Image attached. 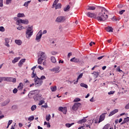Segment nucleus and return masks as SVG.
Here are the masks:
<instances>
[{"mask_svg": "<svg viewBox=\"0 0 129 129\" xmlns=\"http://www.w3.org/2000/svg\"><path fill=\"white\" fill-rule=\"evenodd\" d=\"M36 108H37V105H33L31 107V109L32 111H34V110H36Z\"/></svg>", "mask_w": 129, "mask_h": 129, "instance_id": "c756f323", "label": "nucleus"}, {"mask_svg": "<svg viewBox=\"0 0 129 129\" xmlns=\"http://www.w3.org/2000/svg\"><path fill=\"white\" fill-rule=\"evenodd\" d=\"M17 17L18 18H23V17H25V14L24 13H18Z\"/></svg>", "mask_w": 129, "mask_h": 129, "instance_id": "2f4dec72", "label": "nucleus"}, {"mask_svg": "<svg viewBox=\"0 0 129 129\" xmlns=\"http://www.w3.org/2000/svg\"><path fill=\"white\" fill-rule=\"evenodd\" d=\"M40 79H41V80H44V79H46V77L44 76H42Z\"/></svg>", "mask_w": 129, "mask_h": 129, "instance_id": "13d9d810", "label": "nucleus"}, {"mask_svg": "<svg viewBox=\"0 0 129 129\" xmlns=\"http://www.w3.org/2000/svg\"><path fill=\"white\" fill-rule=\"evenodd\" d=\"M23 84L22 83H20L19 84V85L18 86V89L19 90H21L23 89Z\"/></svg>", "mask_w": 129, "mask_h": 129, "instance_id": "c85d7f7f", "label": "nucleus"}, {"mask_svg": "<svg viewBox=\"0 0 129 129\" xmlns=\"http://www.w3.org/2000/svg\"><path fill=\"white\" fill-rule=\"evenodd\" d=\"M109 126H110V124H107L106 125H105L104 126V127L103 128V129H113L111 127H109Z\"/></svg>", "mask_w": 129, "mask_h": 129, "instance_id": "393cba45", "label": "nucleus"}, {"mask_svg": "<svg viewBox=\"0 0 129 129\" xmlns=\"http://www.w3.org/2000/svg\"><path fill=\"white\" fill-rule=\"evenodd\" d=\"M13 93H14V94H16V93H17V92H18V89L15 88L13 90Z\"/></svg>", "mask_w": 129, "mask_h": 129, "instance_id": "09e8293b", "label": "nucleus"}, {"mask_svg": "<svg viewBox=\"0 0 129 129\" xmlns=\"http://www.w3.org/2000/svg\"><path fill=\"white\" fill-rule=\"evenodd\" d=\"M12 3L11 0H6V5H10Z\"/></svg>", "mask_w": 129, "mask_h": 129, "instance_id": "603ef678", "label": "nucleus"}, {"mask_svg": "<svg viewBox=\"0 0 129 129\" xmlns=\"http://www.w3.org/2000/svg\"><path fill=\"white\" fill-rule=\"evenodd\" d=\"M35 117H34L33 115L30 116L28 118V120L31 121V120H34Z\"/></svg>", "mask_w": 129, "mask_h": 129, "instance_id": "37998d69", "label": "nucleus"}, {"mask_svg": "<svg viewBox=\"0 0 129 129\" xmlns=\"http://www.w3.org/2000/svg\"><path fill=\"white\" fill-rule=\"evenodd\" d=\"M98 7V8H101V12L99 13L98 16L96 17V19L100 22L106 21V20H107V19L108 18V16L105 14V12H107V10H106V9H105L104 7L100 6Z\"/></svg>", "mask_w": 129, "mask_h": 129, "instance_id": "f257e3e1", "label": "nucleus"}, {"mask_svg": "<svg viewBox=\"0 0 129 129\" xmlns=\"http://www.w3.org/2000/svg\"><path fill=\"white\" fill-rule=\"evenodd\" d=\"M87 15L89 18H93L94 19H96V15H95V14L88 12Z\"/></svg>", "mask_w": 129, "mask_h": 129, "instance_id": "f8f14e48", "label": "nucleus"}, {"mask_svg": "<svg viewBox=\"0 0 129 129\" xmlns=\"http://www.w3.org/2000/svg\"><path fill=\"white\" fill-rule=\"evenodd\" d=\"M105 114H106V113H103L100 116L99 123L104 120V119L105 118Z\"/></svg>", "mask_w": 129, "mask_h": 129, "instance_id": "9b49d317", "label": "nucleus"}, {"mask_svg": "<svg viewBox=\"0 0 129 129\" xmlns=\"http://www.w3.org/2000/svg\"><path fill=\"white\" fill-rule=\"evenodd\" d=\"M80 103H76L74 104V105L72 107V110L76 111L77 109H78V107H79V105Z\"/></svg>", "mask_w": 129, "mask_h": 129, "instance_id": "9d476101", "label": "nucleus"}, {"mask_svg": "<svg viewBox=\"0 0 129 129\" xmlns=\"http://www.w3.org/2000/svg\"><path fill=\"white\" fill-rule=\"evenodd\" d=\"M124 12H125V10H123L120 11V12H119V14L120 15H122V14H123V13H124Z\"/></svg>", "mask_w": 129, "mask_h": 129, "instance_id": "6e6d98bb", "label": "nucleus"}, {"mask_svg": "<svg viewBox=\"0 0 129 129\" xmlns=\"http://www.w3.org/2000/svg\"><path fill=\"white\" fill-rule=\"evenodd\" d=\"M3 80L8 82H13V83H16L17 82V80L15 78L3 77Z\"/></svg>", "mask_w": 129, "mask_h": 129, "instance_id": "20e7f679", "label": "nucleus"}, {"mask_svg": "<svg viewBox=\"0 0 129 129\" xmlns=\"http://www.w3.org/2000/svg\"><path fill=\"white\" fill-rule=\"evenodd\" d=\"M117 71H118V72H122V71L121 70L120 68L119 67H117Z\"/></svg>", "mask_w": 129, "mask_h": 129, "instance_id": "4d7b16f0", "label": "nucleus"}, {"mask_svg": "<svg viewBox=\"0 0 129 129\" xmlns=\"http://www.w3.org/2000/svg\"><path fill=\"white\" fill-rule=\"evenodd\" d=\"M78 101H80V99L79 98H77L74 100L75 102H78Z\"/></svg>", "mask_w": 129, "mask_h": 129, "instance_id": "3c124183", "label": "nucleus"}, {"mask_svg": "<svg viewBox=\"0 0 129 129\" xmlns=\"http://www.w3.org/2000/svg\"><path fill=\"white\" fill-rule=\"evenodd\" d=\"M32 35H33L32 33H26V38H27V39H30Z\"/></svg>", "mask_w": 129, "mask_h": 129, "instance_id": "bb28decb", "label": "nucleus"}, {"mask_svg": "<svg viewBox=\"0 0 129 129\" xmlns=\"http://www.w3.org/2000/svg\"><path fill=\"white\" fill-rule=\"evenodd\" d=\"M50 119H51V115L49 114L48 115H46V120H47V121H49Z\"/></svg>", "mask_w": 129, "mask_h": 129, "instance_id": "f704fd0d", "label": "nucleus"}, {"mask_svg": "<svg viewBox=\"0 0 129 129\" xmlns=\"http://www.w3.org/2000/svg\"><path fill=\"white\" fill-rule=\"evenodd\" d=\"M36 90L35 91H32L31 92H30L29 94H28V97L31 98V97H32V95H36Z\"/></svg>", "mask_w": 129, "mask_h": 129, "instance_id": "aec40b11", "label": "nucleus"}, {"mask_svg": "<svg viewBox=\"0 0 129 129\" xmlns=\"http://www.w3.org/2000/svg\"><path fill=\"white\" fill-rule=\"evenodd\" d=\"M105 30H106V32H111V33H112V32H113V28H112V27H111L110 26L106 27Z\"/></svg>", "mask_w": 129, "mask_h": 129, "instance_id": "4468645a", "label": "nucleus"}, {"mask_svg": "<svg viewBox=\"0 0 129 129\" xmlns=\"http://www.w3.org/2000/svg\"><path fill=\"white\" fill-rule=\"evenodd\" d=\"M80 60L79 58H76V57H73L72 59H71V62H74L75 63H78Z\"/></svg>", "mask_w": 129, "mask_h": 129, "instance_id": "dca6fc26", "label": "nucleus"}, {"mask_svg": "<svg viewBox=\"0 0 129 129\" xmlns=\"http://www.w3.org/2000/svg\"><path fill=\"white\" fill-rule=\"evenodd\" d=\"M86 121H87V119L84 118V119L80 120L78 121V123H84V122H86Z\"/></svg>", "mask_w": 129, "mask_h": 129, "instance_id": "a878e982", "label": "nucleus"}, {"mask_svg": "<svg viewBox=\"0 0 129 129\" xmlns=\"http://www.w3.org/2000/svg\"><path fill=\"white\" fill-rule=\"evenodd\" d=\"M116 112H118V109H115L114 110L110 112L108 116H112V115H113V114H115V113H116Z\"/></svg>", "mask_w": 129, "mask_h": 129, "instance_id": "2eb2a0df", "label": "nucleus"}, {"mask_svg": "<svg viewBox=\"0 0 129 129\" xmlns=\"http://www.w3.org/2000/svg\"><path fill=\"white\" fill-rule=\"evenodd\" d=\"M20 24H24V25H28L29 24V20L28 19L22 20L19 19L16 22V25L19 26Z\"/></svg>", "mask_w": 129, "mask_h": 129, "instance_id": "7ed1b4c3", "label": "nucleus"}, {"mask_svg": "<svg viewBox=\"0 0 129 129\" xmlns=\"http://www.w3.org/2000/svg\"><path fill=\"white\" fill-rule=\"evenodd\" d=\"M47 125V127H51V125H50V123L47 122V123L46 124Z\"/></svg>", "mask_w": 129, "mask_h": 129, "instance_id": "69168bd1", "label": "nucleus"}, {"mask_svg": "<svg viewBox=\"0 0 129 129\" xmlns=\"http://www.w3.org/2000/svg\"><path fill=\"white\" fill-rule=\"evenodd\" d=\"M58 2H59V0H55L52 5V6L54 7V6H56V5H57V4H58Z\"/></svg>", "mask_w": 129, "mask_h": 129, "instance_id": "a18cd8bd", "label": "nucleus"}, {"mask_svg": "<svg viewBox=\"0 0 129 129\" xmlns=\"http://www.w3.org/2000/svg\"><path fill=\"white\" fill-rule=\"evenodd\" d=\"M42 34L41 33H38L36 35L35 40L37 41V42H40V41H41V38H42Z\"/></svg>", "mask_w": 129, "mask_h": 129, "instance_id": "0eeeda50", "label": "nucleus"}, {"mask_svg": "<svg viewBox=\"0 0 129 129\" xmlns=\"http://www.w3.org/2000/svg\"><path fill=\"white\" fill-rule=\"evenodd\" d=\"M40 57L39 58H41V59H43V60H45L46 58H47V56L46 55V53L43 52H40Z\"/></svg>", "mask_w": 129, "mask_h": 129, "instance_id": "ddd939ff", "label": "nucleus"}, {"mask_svg": "<svg viewBox=\"0 0 129 129\" xmlns=\"http://www.w3.org/2000/svg\"><path fill=\"white\" fill-rule=\"evenodd\" d=\"M61 4H58L55 6V10H57V9H61Z\"/></svg>", "mask_w": 129, "mask_h": 129, "instance_id": "a19ab883", "label": "nucleus"}, {"mask_svg": "<svg viewBox=\"0 0 129 129\" xmlns=\"http://www.w3.org/2000/svg\"><path fill=\"white\" fill-rule=\"evenodd\" d=\"M112 21H117V19H116V18H115V17H113L112 18Z\"/></svg>", "mask_w": 129, "mask_h": 129, "instance_id": "774afa93", "label": "nucleus"}, {"mask_svg": "<svg viewBox=\"0 0 129 129\" xmlns=\"http://www.w3.org/2000/svg\"><path fill=\"white\" fill-rule=\"evenodd\" d=\"M96 9V8H95V7H94V6H89V8H88L87 10L94 11Z\"/></svg>", "mask_w": 129, "mask_h": 129, "instance_id": "7c9ffc66", "label": "nucleus"}, {"mask_svg": "<svg viewBox=\"0 0 129 129\" xmlns=\"http://www.w3.org/2000/svg\"><path fill=\"white\" fill-rule=\"evenodd\" d=\"M38 68H39V69H40V70H44V68L42 67V66H39L38 67Z\"/></svg>", "mask_w": 129, "mask_h": 129, "instance_id": "052dcab7", "label": "nucleus"}, {"mask_svg": "<svg viewBox=\"0 0 129 129\" xmlns=\"http://www.w3.org/2000/svg\"><path fill=\"white\" fill-rule=\"evenodd\" d=\"M12 123H13V120H10L8 121V125H11V124H12Z\"/></svg>", "mask_w": 129, "mask_h": 129, "instance_id": "864d4df0", "label": "nucleus"}, {"mask_svg": "<svg viewBox=\"0 0 129 129\" xmlns=\"http://www.w3.org/2000/svg\"><path fill=\"white\" fill-rule=\"evenodd\" d=\"M3 80H4V77H0V83H2Z\"/></svg>", "mask_w": 129, "mask_h": 129, "instance_id": "338daca9", "label": "nucleus"}, {"mask_svg": "<svg viewBox=\"0 0 129 129\" xmlns=\"http://www.w3.org/2000/svg\"><path fill=\"white\" fill-rule=\"evenodd\" d=\"M80 86H81V87H84V88H88V86L83 83L80 84Z\"/></svg>", "mask_w": 129, "mask_h": 129, "instance_id": "cd10ccee", "label": "nucleus"}, {"mask_svg": "<svg viewBox=\"0 0 129 129\" xmlns=\"http://www.w3.org/2000/svg\"><path fill=\"white\" fill-rule=\"evenodd\" d=\"M25 61H26V59H25V58L21 59L18 63V66L19 67H22L23 64H24V63H25Z\"/></svg>", "mask_w": 129, "mask_h": 129, "instance_id": "f3484780", "label": "nucleus"}, {"mask_svg": "<svg viewBox=\"0 0 129 129\" xmlns=\"http://www.w3.org/2000/svg\"><path fill=\"white\" fill-rule=\"evenodd\" d=\"M129 122V117H127L126 118H124L123 121L120 123L121 125L124 124V123H126Z\"/></svg>", "mask_w": 129, "mask_h": 129, "instance_id": "6ab92c4d", "label": "nucleus"}, {"mask_svg": "<svg viewBox=\"0 0 129 129\" xmlns=\"http://www.w3.org/2000/svg\"><path fill=\"white\" fill-rule=\"evenodd\" d=\"M35 70H33V72H32V78H34V77H35V76H36V74H35Z\"/></svg>", "mask_w": 129, "mask_h": 129, "instance_id": "8fccbe9b", "label": "nucleus"}, {"mask_svg": "<svg viewBox=\"0 0 129 129\" xmlns=\"http://www.w3.org/2000/svg\"><path fill=\"white\" fill-rule=\"evenodd\" d=\"M58 110H59V111H61V112H62V111H64V108H63V107H59L58 108Z\"/></svg>", "mask_w": 129, "mask_h": 129, "instance_id": "49530a36", "label": "nucleus"}, {"mask_svg": "<svg viewBox=\"0 0 129 129\" xmlns=\"http://www.w3.org/2000/svg\"><path fill=\"white\" fill-rule=\"evenodd\" d=\"M45 103V101L44 100H41L39 102L38 105H42V104Z\"/></svg>", "mask_w": 129, "mask_h": 129, "instance_id": "79ce46f5", "label": "nucleus"}, {"mask_svg": "<svg viewBox=\"0 0 129 129\" xmlns=\"http://www.w3.org/2000/svg\"><path fill=\"white\" fill-rule=\"evenodd\" d=\"M73 124H74V123H66V126H67V127H70L71 126H72V125H73Z\"/></svg>", "mask_w": 129, "mask_h": 129, "instance_id": "58836bf2", "label": "nucleus"}, {"mask_svg": "<svg viewBox=\"0 0 129 129\" xmlns=\"http://www.w3.org/2000/svg\"><path fill=\"white\" fill-rule=\"evenodd\" d=\"M60 69V67H56L53 69L50 70L51 72H55V73H59V70Z\"/></svg>", "mask_w": 129, "mask_h": 129, "instance_id": "6e6552de", "label": "nucleus"}, {"mask_svg": "<svg viewBox=\"0 0 129 129\" xmlns=\"http://www.w3.org/2000/svg\"><path fill=\"white\" fill-rule=\"evenodd\" d=\"M34 85L36 87H40L42 84H43V80L39 78V77H36L34 79Z\"/></svg>", "mask_w": 129, "mask_h": 129, "instance_id": "f03ea898", "label": "nucleus"}, {"mask_svg": "<svg viewBox=\"0 0 129 129\" xmlns=\"http://www.w3.org/2000/svg\"><path fill=\"white\" fill-rule=\"evenodd\" d=\"M15 43H16L17 45H18V46H21V45L23 44V41L20 39H16L15 40Z\"/></svg>", "mask_w": 129, "mask_h": 129, "instance_id": "a211bd4d", "label": "nucleus"}, {"mask_svg": "<svg viewBox=\"0 0 129 129\" xmlns=\"http://www.w3.org/2000/svg\"><path fill=\"white\" fill-rule=\"evenodd\" d=\"M50 89L52 92L56 91V90H57V87L56 86L54 87H51Z\"/></svg>", "mask_w": 129, "mask_h": 129, "instance_id": "72a5a7b5", "label": "nucleus"}, {"mask_svg": "<svg viewBox=\"0 0 129 129\" xmlns=\"http://www.w3.org/2000/svg\"><path fill=\"white\" fill-rule=\"evenodd\" d=\"M0 31L1 32H5V28L3 26L0 27Z\"/></svg>", "mask_w": 129, "mask_h": 129, "instance_id": "de8ad7c7", "label": "nucleus"}, {"mask_svg": "<svg viewBox=\"0 0 129 129\" xmlns=\"http://www.w3.org/2000/svg\"><path fill=\"white\" fill-rule=\"evenodd\" d=\"M21 59V57H15L14 60H12V63L13 64H15V63H17L19 60Z\"/></svg>", "mask_w": 129, "mask_h": 129, "instance_id": "5701e85b", "label": "nucleus"}, {"mask_svg": "<svg viewBox=\"0 0 129 129\" xmlns=\"http://www.w3.org/2000/svg\"><path fill=\"white\" fill-rule=\"evenodd\" d=\"M83 76V73H81V74H80L77 78V80H79V79L82 78Z\"/></svg>", "mask_w": 129, "mask_h": 129, "instance_id": "c03bdc74", "label": "nucleus"}, {"mask_svg": "<svg viewBox=\"0 0 129 129\" xmlns=\"http://www.w3.org/2000/svg\"><path fill=\"white\" fill-rule=\"evenodd\" d=\"M41 107L47 108V107H48V105H47V103H45L44 105H42Z\"/></svg>", "mask_w": 129, "mask_h": 129, "instance_id": "bf43d9fd", "label": "nucleus"}, {"mask_svg": "<svg viewBox=\"0 0 129 129\" xmlns=\"http://www.w3.org/2000/svg\"><path fill=\"white\" fill-rule=\"evenodd\" d=\"M88 124H85V125H86V127H89L90 128V125L91 124V122L90 120L88 121Z\"/></svg>", "mask_w": 129, "mask_h": 129, "instance_id": "e433bc0d", "label": "nucleus"}, {"mask_svg": "<svg viewBox=\"0 0 129 129\" xmlns=\"http://www.w3.org/2000/svg\"><path fill=\"white\" fill-rule=\"evenodd\" d=\"M66 21V18L64 16H59L55 20L56 23H64Z\"/></svg>", "mask_w": 129, "mask_h": 129, "instance_id": "39448f33", "label": "nucleus"}, {"mask_svg": "<svg viewBox=\"0 0 129 129\" xmlns=\"http://www.w3.org/2000/svg\"><path fill=\"white\" fill-rule=\"evenodd\" d=\"M30 3H31V1H27V2H25V3L24 4L23 6H24V7H28V6H29V4H30Z\"/></svg>", "mask_w": 129, "mask_h": 129, "instance_id": "ea45409f", "label": "nucleus"}, {"mask_svg": "<svg viewBox=\"0 0 129 129\" xmlns=\"http://www.w3.org/2000/svg\"><path fill=\"white\" fill-rule=\"evenodd\" d=\"M104 57V56H99V57H97V59H98V60H101V59H102Z\"/></svg>", "mask_w": 129, "mask_h": 129, "instance_id": "680f3d73", "label": "nucleus"}, {"mask_svg": "<svg viewBox=\"0 0 129 129\" xmlns=\"http://www.w3.org/2000/svg\"><path fill=\"white\" fill-rule=\"evenodd\" d=\"M33 99L35 101L41 100V99H42V95L41 94H36L33 96Z\"/></svg>", "mask_w": 129, "mask_h": 129, "instance_id": "423d86ee", "label": "nucleus"}, {"mask_svg": "<svg viewBox=\"0 0 129 129\" xmlns=\"http://www.w3.org/2000/svg\"><path fill=\"white\" fill-rule=\"evenodd\" d=\"M12 108L13 109H16V108H17V105H14L12 106Z\"/></svg>", "mask_w": 129, "mask_h": 129, "instance_id": "e2e57ef3", "label": "nucleus"}, {"mask_svg": "<svg viewBox=\"0 0 129 129\" xmlns=\"http://www.w3.org/2000/svg\"><path fill=\"white\" fill-rule=\"evenodd\" d=\"M113 93H114V92L110 91L108 93V94H109V95H110V94H113Z\"/></svg>", "mask_w": 129, "mask_h": 129, "instance_id": "0e129e2a", "label": "nucleus"}, {"mask_svg": "<svg viewBox=\"0 0 129 129\" xmlns=\"http://www.w3.org/2000/svg\"><path fill=\"white\" fill-rule=\"evenodd\" d=\"M50 60L52 63H56V58H55V57L51 56Z\"/></svg>", "mask_w": 129, "mask_h": 129, "instance_id": "c9c22d12", "label": "nucleus"}, {"mask_svg": "<svg viewBox=\"0 0 129 129\" xmlns=\"http://www.w3.org/2000/svg\"><path fill=\"white\" fill-rule=\"evenodd\" d=\"M23 29H24V27L23 26H19L17 28V29L19 30L20 31H21V30H23Z\"/></svg>", "mask_w": 129, "mask_h": 129, "instance_id": "5fc2aeb1", "label": "nucleus"}, {"mask_svg": "<svg viewBox=\"0 0 129 129\" xmlns=\"http://www.w3.org/2000/svg\"><path fill=\"white\" fill-rule=\"evenodd\" d=\"M27 28V32L26 33H33L34 30H33V26H30V25H28Z\"/></svg>", "mask_w": 129, "mask_h": 129, "instance_id": "1a4fd4ad", "label": "nucleus"}, {"mask_svg": "<svg viewBox=\"0 0 129 129\" xmlns=\"http://www.w3.org/2000/svg\"><path fill=\"white\" fill-rule=\"evenodd\" d=\"M11 101L10 100V99H8L5 100L3 103H2V105L3 106H6V105H7V104H9V103H10V102Z\"/></svg>", "mask_w": 129, "mask_h": 129, "instance_id": "4be33fe9", "label": "nucleus"}, {"mask_svg": "<svg viewBox=\"0 0 129 129\" xmlns=\"http://www.w3.org/2000/svg\"><path fill=\"white\" fill-rule=\"evenodd\" d=\"M70 9V6L68 5L66 8H64L63 9V11H64V12H68Z\"/></svg>", "mask_w": 129, "mask_h": 129, "instance_id": "473e14b6", "label": "nucleus"}, {"mask_svg": "<svg viewBox=\"0 0 129 129\" xmlns=\"http://www.w3.org/2000/svg\"><path fill=\"white\" fill-rule=\"evenodd\" d=\"M5 46L7 47H10V44H9V43H10V39L9 38H5Z\"/></svg>", "mask_w": 129, "mask_h": 129, "instance_id": "412c9836", "label": "nucleus"}, {"mask_svg": "<svg viewBox=\"0 0 129 129\" xmlns=\"http://www.w3.org/2000/svg\"><path fill=\"white\" fill-rule=\"evenodd\" d=\"M93 74H94L96 78H97V77H98V75H99L98 72H94Z\"/></svg>", "mask_w": 129, "mask_h": 129, "instance_id": "4c0bfd02", "label": "nucleus"}, {"mask_svg": "<svg viewBox=\"0 0 129 129\" xmlns=\"http://www.w3.org/2000/svg\"><path fill=\"white\" fill-rule=\"evenodd\" d=\"M44 59L42 58V57H39L37 60V63L38 64H41L42 63H43V61H44Z\"/></svg>", "mask_w": 129, "mask_h": 129, "instance_id": "b1692460", "label": "nucleus"}]
</instances>
